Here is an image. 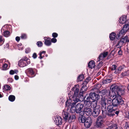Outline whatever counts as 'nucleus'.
Masks as SVG:
<instances>
[{"label": "nucleus", "mask_w": 129, "mask_h": 129, "mask_svg": "<svg viewBox=\"0 0 129 129\" xmlns=\"http://www.w3.org/2000/svg\"><path fill=\"white\" fill-rule=\"evenodd\" d=\"M4 89L5 90H9L10 89V87L9 85H6L4 86Z\"/></svg>", "instance_id": "4c0bfd02"}, {"label": "nucleus", "mask_w": 129, "mask_h": 129, "mask_svg": "<svg viewBox=\"0 0 129 129\" xmlns=\"http://www.w3.org/2000/svg\"><path fill=\"white\" fill-rule=\"evenodd\" d=\"M120 72L119 70V67H118L115 70L114 72V73L117 74L120 73Z\"/></svg>", "instance_id": "49530a36"}, {"label": "nucleus", "mask_w": 129, "mask_h": 129, "mask_svg": "<svg viewBox=\"0 0 129 129\" xmlns=\"http://www.w3.org/2000/svg\"><path fill=\"white\" fill-rule=\"evenodd\" d=\"M127 38V36H126L124 38H122L120 41L117 44L116 46L119 45L120 46V47H121L123 44L125 43L126 42Z\"/></svg>", "instance_id": "4468645a"}, {"label": "nucleus", "mask_w": 129, "mask_h": 129, "mask_svg": "<svg viewBox=\"0 0 129 129\" xmlns=\"http://www.w3.org/2000/svg\"><path fill=\"white\" fill-rule=\"evenodd\" d=\"M117 68V66L115 65H113L111 67V69L112 70H115Z\"/></svg>", "instance_id": "79ce46f5"}, {"label": "nucleus", "mask_w": 129, "mask_h": 129, "mask_svg": "<svg viewBox=\"0 0 129 129\" xmlns=\"http://www.w3.org/2000/svg\"><path fill=\"white\" fill-rule=\"evenodd\" d=\"M113 97H114V98L112 100V104L114 106H117L119 105H122L123 104L124 101L121 96L119 95H114Z\"/></svg>", "instance_id": "f03ea898"}, {"label": "nucleus", "mask_w": 129, "mask_h": 129, "mask_svg": "<svg viewBox=\"0 0 129 129\" xmlns=\"http://www.w3.org/2000/svg\"><path fill=\"white\" fill-rule=\"evenodd\" d=\"M109 111L111 112H114L115 113H119V112L118 110L117 109H114L113 108L109 109Z\"/></svg>", "instance_id": "2f4dec72"}, {"label": "nucleus", "mask_w": 129, "mask_h": 129, "mask_svg": "<svg viewBox=\"0 0 129 129\" xmlns=\"http://www.w3.org/2000/svg\"><path fill=\"white\" fill-rule=\"evenodd\" d=\"M15 79L16 80H17L19 79V77L17 75H16L15 76Z\"/></svg>", "instance_id": "69168bd1"}, {"label": "nucleus", "mask_w": 129, "mask_h": 129, "mask_svg": "<svg viewBox=\"0 0 129 129\" xmlns=\"http://www.w3.org/2000/svg\"><path fill=\"white\" fill-rule=\"evenodd\" d=\"M125 117L127 118H129V113H126L125 115Z\"/></svg>", "instance_id": "0e129e2a"}, {"label": "nucleus", "mask_w": 129, "mask_h": 129, "mask_svg": "<svg viewBox=\"0 0 129 129\" xmlns=\"http://www.w3.org/2000/svg\"><path fill=\"white\" fill-rule=\"evenodd\" d=\"M72 91H74V95H71L70 96V97L72 98V96H74V97H73V98L74 99H75L76 98H77V96H78L79 92V88L76 87V86H75L72 88Z\"/></svg>", "instance_id": "9d476101"}, {"label": "nucleus", "mask_w": 129, "mask_h": 129, "mask_svg": "<svg viewBox=\"0 0 129 129\" xmlns=\"http://www.w3.org/2000/svg\"><path fill=\"white\" fill-rule=\"evenodd\" d=\"M79 115V120H80L81 122L82 123H84L86 121V120L87 118H86L85 117L83 116L84 113H81V114Z\"/></svg>", "instance_id": "6ab92c4d"}, {"label": "nucleus", "mask_w": 129, "mask_h": 129, "mask_svg": "<svg viewBox=\"0 0 129 129\" xmlns=\"http://www.w3.org/2000/svg\"><path fill=\"white\" fill-rule=\"evenodd\" d=\"M102 115L99 116L96 122V126L97 127H101L104 121L103 119L106 116V113H102Z\"/></svg>", "instance_id": "20e7f679"}, {"label": "nucleus", "mask_w": 129, "mask_h": 129, "mask_svg": "<svg viewBox=\"0 0 129 129\" xmlns=\"http://www.w3.org/2000/svg\"><path fill=\"white\" fill-rule=\"evenodd\" d=\"M14 71V73L17 74V73L18 72V70H15Z\"/></svg>", "instance_id": "338daca9"}, {"label": "nucleus", "mask_w": 129, "mask_h": 129, "mask_svg": "<svg viewBox=\"0 0 129 129\" xmlns=\"http://www.w3.org/2000/svg\"><path fill=\"white\" fill-rule=\"evenodd\" d=\"M115 129H122V127H117Z\"/></svg>", "instance_id": "774afa93"}, {"label": "nucleus", "mask_w": 129, "mask_h": 129, "mask_svg": "<svg viewBox=\"0 0 129 129\" xmlns=\"http://www.w3.org/2000/svg\"><path fill=\"white\" fill-rule=\"evenodd\" d=\"M8 81L10 82H12L13 81V80L11 78H9L8 79Z\"/></svg>", "instance_id": "bf43d9fd"}, {"label": "nucleus", "mask_w": 129, "mask_h": 129, "mask_svg": "<svg viewBox=\"0 0 129 129\" xmlns=\"http://www.w3.org/2000/svg\"><path fill=\"white\" fill-rule=\"evenodd\" d=\"M84 93V92H81V91H80L79 94H78V97H80L81 98H84V96L83 97V93Z\"/></svg>", "instance_id": "a19ab883"}, {"label": "nucleus", "mask_w": 129, "mask_h": 129, "mask_svg": "<svg viewBox=\"0 0 129 129\" xmlns=\"http://www.w3.org/2000/svg\"><path fill=\"white\" fill-rule=\"evenodd\" d=\"M7 66H8L7 64H6L5 63L4 64L3 66V68H4V70L6 69L7 68Z\"/></svg>", "instance_id": "4d7b16f0"}, {"label": "nucleus", "mask_w": 129, "mask_h": 129, "mask_svg": "<svg viewBox=\"0 0 129 129\" xmlns=\"http://www.w3.org/2000/svg\"><path fill=\"white\" fill-rule=\"evenodd\" d=\"M54 121L55 122V124L57 125H61L62 123V119L59 116H57L55 118Z\"/></svg>", "instance_id": "ddd939ff"}, {"label": "nucleus", "mask_w": 129, "mask_h": 129, "mask_svg": "<svg viewBox=\"0 0 129 129\" xmlns=\"http://www.w3.org/2000/svg\"><path fill=\"white\" fill-rule=\"evenodd\" d=\"M82 88L80 89L81 92H84L86 91L87 89V87L85 85H83Z\"/></svg>", "instance_id": "a878e982"}, {"label": "nucleus", "mask_w": 129, "mask_h": 129, "mask_svg": "<svg viewBox=\"0 0 129 129\" xmlns=\"http://www.w3.org/2000/svg\"><path fill=\"white\" fill-rule=\"evenodd\" d=\"M46 52L45 51H43L42 52H40V53H39V55H40V57H39V58H40V59H42V58L43 57H44V55H43V56H42V54H43L44 55L45 54Z\"/></svg>", "instance_id": "473e14b6"}, {"label": "nucleus", "mask_w": 129, "mask_h": 129, "mask_svg": "<svg viewBox=\"0 0 129 129\" xmlns=\"http://www.w3.org/2000/svg\"><path fill=\"white\" fill-rule=\"evenodd\" d=\"M44 39L45 40L44 44L46 45L49 46L51 45V43L50 41V38L45 37L44 38Z\"/></svg>", "instance_id": "dca6fc26"}, {"label": "nucleus", "mask_w": 129, "mask_h": 129, "mask_svg": "<svg viewBox=\"0 0 129 129\" xmlns=\"http://www.w3.org/2000/svg\"><path fill=\"white\" fill-rule=\"evenodd\" d=\"M123 36L122 35H121V34L119 32L117 34L116 36V38L117 39H118L120 38L121 37H122Z\"/></svg>", "instance_id": "09e8293b"}, {"label": "nucleus", "mask_w": 129, "mask_h": 129, "mask_svg": "<svg viewBox=\"0 0 129 129\" xmlns=\"http://www.w3.org/2000/svg\"><path fill=\"white\" fill-rule=\"evenodd\" d=\"M112 81V79H107L104 80L103 81V83H107L110 82Z\"/></svg>", "instance_id": "f704fd0d"}, {"label": "nucleus", "mask_w": 129, "mask_h": 129, "mask_svg": "<svg viewBox=\"0 0 129 129\" xmlns=\"http://www.w3.org/2000/svg\"><path fill=\"white\" fill-rule=\"evenodd\" d=\"M83 105L81 103L77 104L76 106L75 109V112H76V113H81V112H83Z\"/></svg>", "instance_id": "0eeeda50"}, {"label": "nucleus", "mask_w": 129, "mask_h": 129, "mask_svg": "<svg viewBox=\"0 0 129 129\" xmlns=\"http://www.w3.org/2000/svg\"><path fill=\"white\" fill-rule=\"evenodd\" d=\"M92 100L90 99L89 97H87L86 100L84 101V103L86 106L88 107H90L91 105Z\"/></svg>", "instance_id": "2eb2a0df"}, {"label": "nucleus", "mask_w": 129, "mask_h": 129, "mask_svg": "<svg viewBox=\"0 0 129 129\" xmlns=\"http://www.w3.org/2000/svg\"><path fill=\"white\" fill-rule=\"evenodd\" d=\"M110 90L105 89L99 91V94L102 96L105 94H106L107 96H110Z\"/></svg>", "instance_id": "1a4fd4ad"}, {"label": "nucleus", "mask_w": 129, "mask_h": 129, "mask_svg": "<svg viewBox=\"0 0 129 129\" xmlns=\"http://www.w3.org/2000/svg\"><path fill=\"white\" fill-rule=\"evenodd\" d=\"M98 100L92 101L91 105L93 106V108L97 107V101Z\"/></svg>", "instance_id": "c756f323"}, {"label": "nucleus", "mask_w": 129, "mask_h": 129, "mask_svg": "<svg viewBox=\"0 0 129 129\" xmlns=\"http://www.w3.org/2000/svg\"><path fill=\"white\" fill-rule=\"evenodd\" d=\"M89 107H86L83 109V112L87 113H92L91 110Z\"/></svg>", "instance_id": "4be33fe9"}, {"label": "nucleus", "mask_w": 129, "mask_h": 129, "mask_svg": "<svg viewBox=\"0 0 129 129\" xmlns=\"http://www.w3.org/2000/svg\"><path fill=\"white\" fill-rule=\"evenodd\" d=\"M117 127L116 124H112L111 125L109 126L107 129H115Z\"/></svg>", "instance_id": "bb28decb"}, {"label": "nucleus", "mask_w": 129, "mask_h": 129, "mask_svg": "<svg viewBox=\"0 0 129 129\" xmlns=\"http://www.w3.org/2000/svg\"><path fill=\"white\" fill-rule=\"evenodd\" d=\"M5 41V39L2 36H0V43L3 44Z\"/></svg>", "instance_id": "a18cd8bd"}, {"label": "nucleus", "mask_w": 129, "mask_h": 129, "mask_svg": "<svg viewBox=\"0 0 129 129\" xmlns=\"http://www.w3.org/2000/svg\"><path fill=\"white\" fill-rule=\"evenodd\" d=\"M126 32V31H125V30L122 28V29L119 31V33L121 34V35H122V36H123Z\"/></svg>", "instance_id": "58836bf2"}, {"label": "nucleus", "mask_w": 129, "mask_h": 129, "mask_svg": "<svg viewBox=\"0 0 129 129\" xmlns=\"http://www.w3.org/2000/svg\"><path fill=\"white\" fill-rule=\"evenodd\" d=\"M89 81H88V80L87 79H86V80H85V81L83 83V84L86 85L88 83Z\"/></svg>", "instance_id": "5fc2aeb1"}, {"label": "nucleus", "mask_w": 129, "mask_h": 129, "mask_svg": "<svg viewBox=\"0 0 129 129\" xmlns=\"http://www.w3.org/2000/svg\"><path fill=\"white\" fill-rule=\"evenodd\" d=\"M51 42L53 43H55L57 42V39L55 38H53L51 39Z\"/></svg>", "instance_id": "3c124183"}, {"label": "nucleus", "mask_w": 129, "mask_h": 129, "mask_svg": "<svg viewBox=\"0 0 129 129\" xmlns=\"http://www.w3.org/2000/svg\"><path fill=\"white\" fill-rule=\"evenodd\" d=\"M58 35L56 33H54L52 34V36L53 38H55L57 37L58 36Z\"/></svg>", "instance_id": "8fccbe9b"}, {"label": "nucleus", "mask_w": 129, "mask_h": 129, "mask_svg": "<svg viewBox=\"0 0 129 129\" xmlns=\"http://www.w3.org/2000/svg\"><path fill=\"white\" fill-rule=\"evenodd\" d=\"M92 122V120L90 117H88L86 119V121L84 123V125L87 128L89 127Z\"/></svg>", "instance_id": "9b49d317"}, {"label": "nucleus", "mask_w": 129, "mask_h": 129, "mask_svg": "<svg viewBox=\"0 0 129 129\" xmlns=\"http://www.w3.org/2000/svg\"><path fill=\"white\" fill-rule=\"evenodd\" d=\"M37 44L39 47H41L42 46L43 43L41 41H38L37 42Z\"/></svg>", "instance_id": "37998d69"}, {"label": "nucleus", "mask_w": 129, "mask_h": 129, "mask_svg": "<svg viewBox=\"0 0 129 129\" xmlns=\"http://www.w3.org/2000/svg\"><path fill=\"white\" fill-rule=\"evenodd\" d=\"M30 63V59L26 57H24L18 61V64L19 67H23L27 66Z\"/></svg>", "instance_id": "7ed1b4c3"}, {"label": "nucleus", "mask_w": 129, "mask_h": 129, "mask_svg": "<svg viewBox=\"0 0 129 129\" xmlns=\"http://www.w3.org/2000/svg\"><path fill=\"white\" fill-rule=\"evenodd\" d=\"M120 86L116 84H113L112 85L110 88L111 89L112 91L113 92L115 93V95L116 94L118 90L120 89Z\"/></svg>", "instance_id": "f8f14e48"}, {"label": "nucleus", "mask_w": 129, "mask_h": 129, "mask_svg": "<svg viewBox=\"0 0 129 129\" xmlns=\"http://www.w3.org/2000/svg\"><path fill=\"white\" fill-rule=\"evenodd\" d=\"M127 20V17L125 15H123L119 19V23L121 24H124L125 23Z\"/></svg>", "instance_id": "f3484780"}, {"label": "nucleus", "mask_w": 129, "mask_h": 129, "mask_svg": "<svg viewBox=\"0 0 129 129\" xmlns=\"http://www.w3.org/2000/svg\"><path fill=\"white\" fill-rule=\"evenodd\" d=\"M69 100H68L66 102V105L70 108L71 113H75V109L73 108L75 106L76 103L80 100L79 99L76 98L75 99L73 98L74 96H72V98L70 97V94H69Z\"/></svg>", "instance_id": "f257e3e1"}, {"label": "nucleus", "mask_w": 129, "mask_h": 129, "mask_svg": "<svg viewBox=\"0 0 129 129\" xmlns=\"http://www.w3.org/2000/svg\"><path fill=\"white\" fill-rule=\"evenodd\" d=\"M100 103L102 106L101 110L102 113H107V110L106 108V99L103 97L101 99Z\"/></svg>", "instance_id": "39448f33"}, {"label": "nucleus", "mask_w": 129, "mask_h": 129, "mask_svg": "<svg viewBox=\"0 0 129 129\" xmlns=\"http://www.w3.org/2000/svg\"><path fill=\"white\" fill-rule=\"evenodd\" d=\"M121 75L123 76L128 75H129V70H128L126 71L123 72L121 74Z\"/></svg>", "instance_id": "72a5a7b5"}, {"label": "nucleus", "mask_w": 129, "mask_h": 129, "mask_svg": "<svg viewBox=\"0 0 129 129\" xmlns=\"http://www.w3.org/2000/svg\"><path fill=\"white\" fill-rule=\"evenodd\" d=\"M93 112L94 113H100L101 112V108L98 107L93 108Z\"/></svg>", "instance_id": "b1692460"}, {"label": "nucleus", "mask_w": 129, "mask_h": 129, "mask_svg": "<svg viewBox=\"0 0 129 129\" xmlns=\"http://www.w3.org/2000/svg\"><path fill=\"white\" fill-rule=\"evenodd\" d=\"M84 78V76L83 75H79L78 78V81L79 82L82 81Z\"/></svg>", "instance_id": "7c9ffc66"}, {"label": "nucleus", "mask_w": 129, "mask_h": 129, "mask_svg": "<svg viewBox=\"0 0 129 129\" xmlns=\"http://www.w3.org/2000/svg\"><path fill=\"white\" fill-rule=\"evenodd\" d=\"M27 73L31 75H34V72L33 69L32 68H29L27 69L26 70Z\"/></svg>", "instance_id": "412c9836"}, {"label": "nucleus", "mask_w": 129, "mask_h": 129, "mask_svg": "<svg viewBox=\"0 0 129 129\" xmlns=\"http://www.w3.org/2000/svg\"><path fill=\"white\" fill-rule=\"evenodd\" d=\"M118 53L119 55H121L122 54V51L121 50H120L118 51Z\"/></svg>", "instance_id": "e2e57ef3"}, {"label": "nucleus", "mask_w": 129, "mask_h": 129, "mask_svg": "<svg viewBox=\"0 0 129 129\" xmlns=\"http://www.w3.org/2000/svg\"><path fill=\"white\" fill-rule=\"evenodd\" d=\"M106 115H107L109 117H111L114 115L115 114L114 113H106Z\"/></svg>", "instance_id": "603ef678"}, {"label": "nucleus", "mask_w": 129, "mask_h": 129, "mask_svg": "<svg viewBox=\"0 0 129 129\" xmlns=\"http://www.w3.org/2000/svg\"><path fill=\"white\" fill-rule=\"evenodd\" d=\"M107 101V105H110L111 103L112 104V100L111 98H108L106 100Z\"/></svg>", "instance_id": "cd10ccee"}, {"label": "nucleus", "mask_w": 129, "mask_h": 129, "mask_svg": "<svg viewBox=\"0 0 129 129\" xmlns=\"http://www.w3.org/2000/svg\"><path fill=\"white\" fill-rule=\"evenodd\" d=\"M95 63L94 61H90L88 64V66L89 68L92 69L95 67Z\"/></svg>", "instance_id": "aec40b11"}, {"label": "nucleus", "mask_w": 129, "mask_h": 129, "mask_svg": "<svg viewBox=\"0 0 129 129\" xmlns=\"http://www.w3.org/2000/svg\"><path fill=\"white\" fill-rule=\"evenodd\" d=\"M3 35L5 37H8L10 36V33L8 30H5L4 31Z\"/></svg>", "instance_id": "5701e85b"}, {"label": "nucleus", "mask_w": 129, "mask_h": 129, "mask_svg": "<svg viewBox=\"0 0 129 129\" xmlns=\"http://www.w3.org/2000/svg\"><path fill=\"white\" fill-rule=\"evenodd\" d=\"M89 98L91 100H98L100 98V95L94 93L89 94Z\"/></svg>", "instance_id": "6e6552de"}, {"label": "nucleus", "mask_w": 129, "mask_h": 129, "mask_svg": "<svg viewBox=\"0 0 129 129\" xmlns=\"http://www.w3.org/2000/svg\"><path fill=\"white\" fill-rule=\"evenodd\" d=\"M16 40L18 42H19L20 40V38L19 37H17L15 38Z\"/></svg>", "instance_id": "680f3d73"}, {"label": "nucleus", "mask_w": 129, "mask_h": 129, "mask_svg": "<svg viewBox=\"0 0 129 129\" xmlns=\"http://www.w3.org/2000/svg\"><path fill=\"white\" fill-rule=\"evenodd\" d=\"M119 67V70L120 72L124 69V67H123V66H120L119 67Z\"/></svg>", "instance_id": "13d9d810"}, {"label": "nucleus", "mask_w": 129, "mask_h": 129, "mask_svg": "<svg viewBox=\"0 0 129 129\" xmlns=\"http://www.w3.org/2000/svg\"><path fill=\"white\" fill-rule=\"evenodd\" d=\"M103 62L101 61L99 62L97 67L98 69L100 68L103 65Z\"/></svg>", "instance_id": "c03bdc74"}, {"label": "nucleus", "mask_w": 129, "mask_h": 129, "mask_svg": "<svg viewBox=\"0 0 129 129\" xmlns=\"http://www.w3.org/2000/svg\"><path fill=\"white\" fill-rule=\"evenodd\" d=\"M63 117L66 121L68 120V121L75 118V116L74 115H70L69 113H64L63 115Z\"/></svg>", "instance_id": "423d86ee"}, {"label": "nucleus", "mask_w": 129, "mask_h": 129, "mask_svg": "<svg viewBox=\"0 0 129 129\" xmlns=\"http://www.w3.org/2000/svg\"><path fill=\"white\" fill-rule=\"evenodd\" d=\"M103 55V57L104 58L106 57L108 55V53L107 52H104L103 53H102Z\"/></svg>", "instance_id": "864d4df0"}, {"label": "nucleus", "mask_w": 129, "mask_h": 129, "mask_svg": "<svg viewBox=\"0 0 129 129\" xmlns=\"http://www.w3.org/2000/svg\"><path fill=\"white\" fill-rule=\"evenodd\" d=\"M116 34L114 33H112L109 35V37L111 40H114L116 37Z\"/></svg>", "instance_id": "393cba45"}, {"label": "nucleus", "mask_w": 129, "mask_h": 129, "mask_svg": "<svg viewBox=\"0 0 129 129\" xmlns=\"http://www.w3.org/2000/svg\"><path fill=\"white\" fill-rule=\"evenodd\" d=\"M15 96H14L11 95L9 96V100L11 102H13L15 100Z\"/></svg>", "instance_id": "c85d7f7f"}, {"label": "nucleus", "mask_w": 129, "mask_h": 129, "mask_svg": "<svg viewBox=\"0 0 129 129\" xmlns=\"http://www.w3.org/2000/svg\"><path fill=\"white\" fill-rule=\"evenodd\" d=\"M124 89H122L121 88V87L120 88V89L118 90V91L116 93L115 96H117V95H119V96H120L121 95H122L124 94Z\"/></svg>", "instance_id": "a211bd4d"}, {"label": "nucleus", "mask_w": 129, "mask_h": 129, "mask_svg": "<svg viewBox=\"0 0 129 129\" xmlns=\"http://www.w3.org/2000/svg\"><path fill=\"white\" fill-rule=\"evenodd\" d=\"M129 25L128 24H126L124 25L122 29H124L125 31H126L129 29Z\"/></svg>", "instance_id": "c9c22d12"}, {"label": "nucleus", "mask_w": 129, "mask_h": 129, "mask_svg": "<svg viewBox=\"0 0 129 129\" xmlns=\"http://www.w3.org/2000/svg\"><path fill=\"white\" fill-rule=\"evenodd\" d=\"M10 73L11 75H13L14 74V71L13 70H11L10 72Z\"/></svg>", "instance_id": "052dcab7"}, {"label": "nucleus", "mask_w": 129, "mask_h": 129, "mask_svg": "<svg viewBox=\"0 0 129 129\" xmlns=\"http://www.w3.org/2000/svg\"><path fill=\"white\" fill-rule=\"evenodd\" d=\"M21 39H25L26 38L27 36L25 34H22L21 35Z\"/></svg>", "instance_id": "de8ad7c7"}, {"label": "nucleus", "mask_w": 129, "mask_h": 129, "mask_svg": "<svg viewBox=\"0 0 129 129\" xmlns=\"http://www.w3.org/2000/svg\"><path fill=\"white\" fill-rule=\"evenodd\" d=\"M102 53H101L99 55L98 58V61H100V60H103L104 57H103Z\"/></svg>", "instance_id": "e433bc0d"}, {"label": "nucleus", "mask_w": 129, "mask_h": 129, "mask_svg": "<svg viewBox=\"0 0 129 129\" xmlns=\"http://www.w3.org/2000/svg\"><path fill=\"white\" fill-rule=\"evenodd\" d=\"M89 115H91L92 114V116L94 117H96L99 115V113H88Z\"/></svg>", "instance_id": "ea45409f"}, {"label": "nucleus", "mask_w": 129, "mask_h": 129, "mask_svg": "<svg viewBox=\"0 0 129 129\" xmlns=\"http://www.w3.org/2000/svg\"><path fill=\"white\" fill-rule=\"evenodd\" d=\"M37 56L36 53H35L33 54L32 57L34 58L35 59L37 58Z\"/></svg>", "instance_id": "6e6d98bb"}]
</instances>
